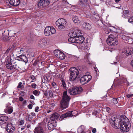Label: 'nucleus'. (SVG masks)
Wrapping results in <instances>:
<instances>
[{
	"instance_id": "nucleus-1",
	"label": "nucleus",
	"mask_w": 133,
	"mask_h": 133,
	"mask_svg": "<svg viewBox=\"0 0 133 133\" xmlns=\"http://www.w3.org/2000/svg\"><path fill=\"white\" fill-rule=\"evenodd\" d=\"M110 122L115 128H120L121 131L123 132H129L131 128L129 120L125 116L119 118L112 116L110 119Z\"/></svg>"
},
{
	"instance_id": "nucleus-2",
	"label": "nucleus",
	"mask_w": 133,
	"mask_h": 133,
	"mask_svg": "<svg viewBox=\"0 0 133 133\" xmlns=\"http://www.w3.org/2000/svg\"><path fill=\"white\" fill-rule=\"evenodd\" d=\"M70 99V97L67 95V91L64 92L62 100L61 102V107L64 109L67 108Z\"/></svg>"
},
{
	"instance_id": "nucleus-3",
	"label": "nucleus",
	"mask_w": 133,
	"mask_h": 133,
	"mask_svg": "<svg viewBox=\"0 0 133 133\" xmlns=\"http://www.w3.org/2000/svg\"><path fill=\"white\" fill-rule=\"evenodd\" d=\"M69 72L70 73V80L71 81H74L77 77L79 74L78 70L75 67H73L69 69Z\"/></svg>"
},
{
	"instance_id": "nucleus-4",
	"label": "nucleus",
	"mask_w": 133,
	"mask_h": 133,
	"mask_svg": "<svg viewBox=\"0 0 133 133\" xmlns=\"http://www.w3.org/2000/svg\"><path fill=\"white\" fill-rule=\"evenodd\" d=\"M82 91V89L81 87H74L68 89V92L70 95H75L79 94Z\"/></svg>"
},
{
	"instance_id": "nucleus-5",
	"label": "nucleus",
	"mask_w": 133,
	"mask_h": 133,
	"mask_svg": "<svg viewBox=\"0 0 133 133\" xmlns=\"http://www.w3.org/2000/svg\"><path fill=\"white\" fill-rule=\"evenodd\" d=\"M59 116V115L57 113H55L51 115L49 121L50 124H49L48 126L49 129V127L50 128L51 127L53 128L56 127V124L55 123H54L55 121L58 119Z\"/></svg>"
},
{
	"instance_id": "nucleus-6",
	"label": "nucleus",
	"mask_w": 133,
	"mask_h": 133,
	"mask_svg": "<svg viewBox=\"0 0 133 133\" xmlns=\"http://www.w3.org/2000/svg\"><path fill=\"white\" fill-rule=\"evenodd\" d=\"M107 42L109 45L111 46L116 45L118 44L117 41L112 35H110L108 36Z\"/></svg>"
},
{
	"instance_id": "nucleus-7",
	"label": "nucleus",
	"mask_w": 133,
	"mask_h": 133,
	"mask_svg": "<svg viewBox=\"0 0 133 133\" xmlns=\"http://www.w3.org/2000/svg\"><path fill=\"white\" fill-rule=\"evenodd\" d=\"M66 22L65 19L63 18L58 19L56 22V24L58 28L60 30L64 29L65 28V25Z\"/></svg>"
},
{
	"instance_id": "nucleus-8",
	"label": "nucleus",
	"mask_w": 133,
	"mask_h": 133,
	"mask_svg": "<svg viewBox=\"0 0 133 133\" xmlns=\"http://www.w3.org/2000/svg\"><path fill=\"white\" fill-rule=\"evenodd\" d=\"M56 32L55 29L52 27L46 26L44 30V34L46 36H49Z\"/></svg>"
},
{
	"instance_id": "nucleus-9",
	"label": "nucleus",
	"mask_w": 133,
	"mask_h": 133,
	"mask_svg": "<svg viewBox=\"0 0 133 133\" xmlns=\"http://www.w3.org/2000/svg\"><path fill=\"white\" fill-rule=\"evenodd\" d=\"M91 78L92 76L90 75H84L81 78V83L82 84H84L88 83Z\"/></svg>"
},
{
	"instance_id": "nucleus-10",
	"label": "nucleus",
	"mask_w": 133,
	"mask_h": 133,
	"mask_svg": "<svg viewBox=\"0 0 133 133\" xmlns=\"http://www.w3.org/2000/svg\"><path fill=\"white\" fill-rule=\"evenodd\" d=\"M75 112V111H68L66 113L62 114L60 117V119L62 120L64 118L72 117L73 116H75V115L74 114Z\"/></svg>"
},
{
	"instance_id": "nucleus-11",
	"label": "nucleus",
	"mask_w": 133,
	"mask_h": 133,
	"mask_svg": "<svg viewBox=\"0 0 133 133\" xmlns=\"http://www.w3.org/2000/svg\"><path fill=\"white\" fill-rule=\"evenodd\" d=\"M50 3L49 0H40L38 2L37 5L39 7H44L48 5Z\"/></svg>"
},
{
	"instance_id": "nucleus-12",
	"label": "nucleus",
	"mask_w": 133,
	"mask_h": 133,
	"mask_svg": "<svg viewBox=\"0 0 133 133\" xmlns=\"http://www.w3.org/2000/svg\"><path fill=\"white\" fill-rule=\"evenodd\" d=\"M54 54L57 57L61 59H64L65 57V55L64 54L59 50H55Z\"/></svg>"
},
{
	"instance_id": "nucleus-13",
	"label": "nucleus",
	"mask_w": 133,
	"mask_h": 133,
	"mask_svg": "<svg viewBox=\"0 0 133 133\" xmlns=\"http://www.w3.org/2000/svg\"><path fill=\"white\" fill-rule=\"evenodd\" d=\"M122 52L123 53L128 56L131 55L133 53V49L131 48H126L123 49Z\"/></svg>"
},
{
	"instance_id": "nucleus-14",
	"label": "nucleus",
	"mask_w": 133,
	"mask_h": 133,
	"mask_svg": "<svg viewBox=\"0 0 133 133\" xmlns=\"http://www.w3.org/2000/svg\"><path fill=\"white\" fill-rule=\"evenodd\" d=\"M12 59L9 56H7L6 58V68L9 69L11 70L12 64L11 62H12Z\"/></svg>"
},
{
	"instance_id": "nucleus-15",
	"label": "nucleus",
	"mask_w": 133,
	"mask_h": 133,
	"mask_svg": "<svg viewBox=\"0 0 133 133\" xmlns=\"http://www.w3.org/2000/svg\"><path fill=\"white\" fill-rule=\"evenodd\" d=\"M13 109V108L10 106L9 103H8L6 105V108L4 109V112L7 114H10L12 112Z\"/></svg>"
},
{
	"instance_id": "nucleus-16",
	"label": "nucleus",
	"mask_w": 133,
	"mask_h": 133,
	"mask_svg": "<svg viewBox=\"0 0 133 133\" xmlns=\"http://www.w3.org/2000/svg\"><path fill=\"white\" fill-rule=\"evenodd\" d=\"M49 44L47 40L45 38L40 39L38 43V45L41 47L46 46Z\"/></svg>"
},
{
	"instance_id": "nucleus-17",
	"label": "nucleus",
	"mask_w": 133,
	"mask_h": 133,
	"mask_svg": "<svg viewBox=\"0 0 133 133\" xmlns=\"http://www.w3.org/2000/svg\"><path fill=\"white\" fill-rule=\"evenodd\" d=\"M16 59L19 61H24L25 63H26L28 60L26 57L24 55H21L16 57Z\"/></svg>"
},
{
	"instance_id": "nucleus-18",
	"label": "nucleus",
	"mask_w": 133,
	"mask_h": 133,
	"mask_svg": "<svg viewBox=\"0 0 133 133\" xmlns=\"http://www.w3.org/2000/svg\"><path fill=\"white\" fill-rule=\"evenodd\" d=\"M15 128L13 127L11 123H8L7 125L6 130L9 133H12L14 131Z\"/></svg>"
},
{
	"instance_id": "nucleus-19",
	"label": "nucleus",
	"mask_w": 133,
	"mask_h": 133,
	"mask_svg": "<svg viewBox=\"0 0 133 133\" xmlns=\"http://www.w3.org/2000/svg\"><path fill=\"white\" fill-rule=\"evenodd\" d=\"M76 43L82 44L84 43L83 42L84 40V38L82 35H81L76 37Z\"/></svg>"
},
{
	"instance_id": "nucleus-20",
	"label": "nucleus",
	"mask_w": 133,
	"mask_h": 133,
	"mask_svg": "<svg viewBox=\"0 0 133 133\" xmlns=\"http://www.w3.org/2000/svg\"><path fill=\"white\" fill-rule=\"evenodd\" d=\"M88 42H84L81 45V48L83 50H88L90 49V46Z\"/></svg>"
},
{
	"instance_id": "nucleus-21",
	"label": "nucleus",
	"mask_w": 133,
	"mask_h": 133,
	"mask_svg": "<svg viewBox=\"0 0 133 133\" xmlns=\"http://www.w3.org/2000/svg\"><path fill=\"white\" fill-rule=\"evenodd\" d=\"M20 2L19 0H11L9 2L10 4L11 5L15 6L18 5Z\"/></svg>"
},
{
	"instance_id": "nucleus-22",
	"label": "nucleus",
	"mask_w": 133,
	"mask_h": 133,
	"mask_svg": "<svg viewBox=\"0 0 133 133\" xmlns=\"http://www.w3.org/2000/svg\"><path fill=\"white\" fill-rule=\"evenodd\" d=\"M12 63L13 64L11 70L14 69L18 70L19 68V65L18 63H16L15 61L13 60L12 61Z\"/></svg>"
},
{
	"instance_id": "nucleus-23",
	"label": "nucleus",
	"mask_w": 133,
	"mask_h": 133,
	"mask_svg": "<svg viewBox=\"0 0 133 133\" xmlns=\"http://www.w3.org/2000/svg\"><path fill=\"white\" fill-rule=\"evenodd\" d=\"M44 131L42 127L38 126L35 129L34 133H44Z\"/></svg>"
},
{
	"instance_id": "nucleus-24",
	"label": "nucleus",
	"mask_w": 133,
	"mask_h": 133,
	"mask_svg": "<svg viewBox=\"0 0 133 133\" xmlns=\"http://www.w3.org/2000/svg\"><path fill=\"white\" fill-rule=\"evenodd\" d=\"M82 27L86 30H90L91 28V25L89 23L84 22L82 25Z\"/></svg>"
},
{
	"instance_id": "nucleus-25",
	"label": "nucleus",
	"mask_w": 133,
	"mask_h": 133,
	"mask_svg": "<svg viewBox=\"0 0 133 133\" xmlns=\"http://www.w3.org/2000/svg\"><path fill=\"white\" fill-rule=\"evenodd\" d=\"M44 94V95L46 97L48 98H52L53 96V93L51 90L49 91L48 93L47 92H45Z\"/></svg>"
},
{
	"instance_id": "nucleus-26",
	"label": "nucleus",
	"mask_w": 133,
	"mask_h": 133,
	"mask_svg": "<svg viewBox=\"0 0 133 133\" xmlns=\"http://www.w3.org/2000/svg\"><path fill=\"white\" fill-rule=\"evenodd\" d=\"M72 20L75 23L77 24H79L80 23V21L77 16H75L73 17L72 18Z\"/></svg>"
},
{
	"instance_id": "nucleus-27",
	"label": "nucleus",
	"mask_w": 133,
	"mask_h": 133,
	"mask_svg": "<svg viewBox=\"0 0 133 133\" xmlns=\"http://www.w3.org/2000/svg\"><path fill=\"white\" fill-rule=\"evenodd\" d=\"M68 41L70 43H76V37H70V38L68 39Z\"/></svg>"
},
{
	"instance_id": "nucleus-28",
	"label": "nucleus",
	"mask_w": 133,
	"mask_h": 133,
	"mask_svg": "<svg viewBox=\"0 0 133 133\" xmlns=\"http://www.w3.org/2000/svg\"><path fill=\"white\" fill-rule=\"evenodd\" d=\"M122 39L123 40H125L126 41L129 42L130 40H131V38H130L129 36L125 35H122Z\"/></svg>"
},
{
	"instance_id": "nucleus-29",
	"label": "nucleus",
	"mask_w": 133,
	"mask_h": 133,
	"mask_svg": "<svg viewBox=\"0 0 133 133\" xmlns=\"http://www.w3.org/2000/svg\"><path fill=\"white\" fill-rule=\"evenodd\" d=\"M85 129L84 126L83 125H81L77 129L78 133H82L84 131Z\"/></svg>"
},
{
	"instance_id": "nucleus-30",
	"label": "nucleus",
	"mask_w": 133,
	"mask_h": 133,
	"mask_svg": "<svg viewBox=\"0 0 133 133\" xmlns=\"http://www.w3.org/2000/svg\"><path fill=\"white\" fill-rule=\"evenodd\" d=\"M129 13V11L128 10L123 11V14L122 15V17L124 18H127L128 17V14Z\"/></svg>"
},
{
	"instance_id": "nucleus-31",
	"label": "nucleus",
	"mask_w": 133,
	"mask_h": 133,
	"mask_svg": "<svg viewBox=\"0 0 133 133\" xmlns=\"http://www.w3.org/2000/svg\"><path fill=\"white\" fill-rule=\"evenodd\" d=\"M75 31L76 32V34H77V36L82 35V34L81 33V31L78 28H76L75 29Z\"/></svg>"
},
{
	"instance_id": "nucleus-32",
	"label": "nucleus",
	"mask_w": 133,
	"mask_h": 133,
	"mask_svg": "<svg viewBox=\"0 0 133 133\" xmlns=\"http://www.w3.org/2000/svg\"><path fill=\"white\" fill-rule=\"evenodd\" d=\"M69 36L70 37H76L77 34H76V32H75V30L72 31L71 32H70L69 34Z\"/></svg>"
},
{
	"instance_id": "nucleus-33",
	"label": "nucleus",
	"mask_w": 133,
	"mask_h": 133,
	"mask_svg": "<svg viewBox=\"0 0 133 133\" xmlns=\"http://www.w3.org/2000/svg\"><path fill=\"white\" fill-rule=\"evenodd\" d=\"M11 51H12L10 50V48H8L4 53V56L5 57L7 56L9 54Z\"/></svg>"
},
{
	"instance_id": "nucleus-34",
	"label": "nucleus",
	"mask_w": 133,
	"mask_h": 133,
	"mask_svg": "<svg viewBox=\"0 0 133 133\" xmlns=\"http://www.w3.org/2000/svg\"><path fill=\"white\" fill-rule=\"evenodd\" d=\"M33 118V117L30 114H28L26 117V121H30L32 120Z\"/></svg>"
},
{
	"instance_id": "nucleus-35",
	"label": "nucleus",
	"mask_w": 133,
	"mask_h": 133,
	"mask_svg": "<svg viewBox=\"0 0 133 133\" xmlns=\"http://www.w3.org/2000/svg\"><path fill=\"white\" fill-rule=\"evenodd\" d=\"M1 119L3 120L4 121V123H6V122L8 121L9 118L7 116H2L0 117Z\"/></svg>"
},
{
	"instance_id": "nucleus-36",
	"label": "nucleus",
	"mask_w": 133,
	"mask_h": 133,
	"mask_svg": "<svg viewBox=\"0 0 133 133\" xmlns=\"http://www.w3.org/2000/svg\"><path fill=\"white\" fill-rule=\"evenodd\" d=\"M118 98H113L112 99V101L114 104H117L118 103Z\"/></svg>"
},
{
	"instance_id": "nucleus-37",
	"label": "nucleus",
	"mask_w": 133,
	"mask_h": 133,
	"mask_svg": "<svg viewBox=\"0 0 133 133\" xmlns=\"http://www.w3.org/2000/svg\"><path fill=\"white\" fill-rule=\"evenodd\" d=\"M33 94L36 96H38L39 95L38 91L36 90H34L33 92Z\"/></svg>"
},
{
	"instance_id": "nucleus-38",
	"label": "nucleus",
	"mask_w": 133,
	"mask_h": 133,
	"mask_svg": "<svg viewBox=\"0 0 133 133\" xmlns=\"http://www.w3.org/2000/svg\"><path fill=\"white\" fill-rule=\"evenodd\" d=\"M22 83L21 82H19L18 84V86L17 87V88L19 89V88H22L23 87L24 85H22Z\"/></svg>"
},
{
	"instance_id": "nucleus-39",
	"label": "nucleus",
	"mask_w": 133,
	"mask_h": 133,
	"mask_svg": "<svg viewBox=\"0 0 133 133\" xmlns=\"http://www.w3.org/2000/svg\"><path fill=\"white\" fill-rule=\"evenodd\" d=\"M52 85L53 87L55 88H58V86L56 84L55 82H53L52 83Z\"/></svg>"
},
{
	"instance_id": "nucleus-40",
	"label": "nucleus",
	"mask_w": 133,
	"mask_h": 133,
	"mask_svg": "<svg viewBox=\"0 0 133 133\" xmlns=\"http://www.w3.org/2000/svg\"><path fill=\"white\" fill-rule=\"evenodd\" d=\"M62 87H63L65 89L66 88V84L64 82V81H62Z\"/></svg>"
},
{
	"instance_id": "nucleus-41",
	"label": "nucleus",
	"mask_w": 133,
	"mask_h": 133,
	"mask_svg": "<svg viewBox=\"0 0 133 133\" xmlns=\"http://www.w3.org/2000/svg\"><path fill=\"white\" fill-rule=\"evenodd\" d=\"M16 46L15 44H13L11 46L9 47V48H10V50L12 51L13 50Z\"/></svg>"
},
{
	"instance_id": "nucleus-42",
	"label": "nucleus",
	"mask_w": 133,
	"mask_h": 133,
	"mask_svg": "<svg viewBox=\"0 0 133 133\" xmlns=\"http://www.w3.org/2000/svg\"><path fill=\"white\" fill-rule=\"evenodd\" d=\"M31 86L33 88L35 89L36 88V87L37 86V85L35 83H32L31 84Z\"/></svg>"
},
{
	"instance_id": "nucleus-43",
	"label": "nucleus",
	"mask_w": 133,
	"mask_h": 133,
	"mask_svg": "<svg viewBox=\"0 0 133 133\" xmlns=\"http://www.w3.org/2000/svg\"><path fill=\"white\" fill-rule=\"evenodd\" d=\"M128 21L130 23L133 22V17H131L128 20Z\"/></svg>"
},
{
	"instance_id": "nucleus-44",
	"label": "nucleus",
	"mask_w": 133,
	"mask_h": 133,
	"mask_svg": "<svg viewBox=\"0 0 133 133\" xmlns=\"http://www.w3.org/2000/svg\"><path fill=\"white\" fill-rule=\"evenodd\" d=\"M32 105L31 104H29V105H28V108L29 109H31L32 108Z\"/></svg>"
},
{
	"instance_id": "nucleus-45",
	"label": "nucleus",
	"mask_w": 133,
	"mask_h": 133,
	"mask_svg": "<svg viewBox=\"0 0 133 133\" xmlns=\"http://www.w3.org/2000/svg\"><path fill=\"white\" fill-rule=\"evenodd\" d=\"M24 123V121L23 120H21L19 122V125H23Z\"/></svg>"
},
{
	"instance_id": "nucleus-46",
	"label": "nucleus",
	"mask_w": 133,
	"mask_h": 133,
	"mask_svg": "<svg viewBox=\"0 0 133 133\" xmlns=\"http://www.w3.org/2000/svg\"><path fill=\"white\" fill-rule=\"evenodd\" d=\"M124 82L125 83H126V84L127 85V86L129 85V83L127 82V80L126 79H124Z\"/></svg>"
},
{
	"instance_id": "nucleus-47",
	"label": "nucleus",
	"mask_w": 133,
	"mask_h": 133,
	"mask_svg": "<svg viewBox=\"0 0 133 133\" xmlns=\"http://www.w3.org/2000/svg\"><path fill=\"white\" fill-rule=\"evenodd\" d=\"M127 96L128 98L131 97H133V94H128L127 95Z\"/></svg>"
},
{
	"instance_id": "nucleus-48",
	"label": "nucleus",
	"mask_w": 133,
	"mask_h": 133,
	"mask_svg": "<svg viewBox=\"0 0 133 133\" xmlns=\"http://www.w3.org/2000/svg\"><path fill=\"white\" fill-rule=\"evenodd\" d=\"M30 78L32 80H34L35 79V77L33 75H31L30 76Z\"/></svg>"
},
{
	"instance_id": "nucleus-49",
	"label": "nucleus",
	"mask_w": 133,
	"mask_h": 133,
	"mask_svg": "<svg viewBox=\"0 0 133 133\" xmlns=\"http://www.w3.org/2000/svg\"><path fill=\"white\" fill-rule=\"evenodd\" d=\"M39 108L38 107H36L35 111V112H37L38 111V109H39Z\"/></svg>"
},
{
	"instance_id": "nucleus-50",
	"label": "nucleus",
	"mask_w": 133,
	"mask_h": 133,
	"mask_svg": "<svg viewBox=\"0 0 133 133\" xmlns=\"http://www.w3.org/2000/svg\"><path fill=\"white\" fill-rule=\"evenodd\" d=\"M4 122H4L3 120L1 119V118L0 117V124L2 125L3 124Z\"/></svg>"
},
{
	"instance_id": "nucleus-51",
	"label": "nucleus",
	"mask_w": 133,
	"mask_h": 133,
	"mask_svg": "<svg viewBox=\"0 0 133 133\" xmlns=\"http://www.w3.org/2000/svg\"><path fill=\"white\" fill-rule=\"evenodd\" d=\"M19 100L20 101L22 102L23 101L24 99L21 96L19 98Z\"/></svg>"
},
{
	"instance_id": "nucleus-52",
	"label": "nucleus",
	"mask_w": 133,
	"mask_h": 133,
	"mask_svg": "<svg viewBox=\"0 0 133 133\" xmlns=\"http://www.w3.org/2000/svg\"><path fill=\"white\" fill-rule=\"evenodd\" d=\"M2 74L3 75V76H5L6 75V72L5 71H2Z\"/></svg>"
},
{
	"instance_id": "nucleus-53",
	"label": "nucleus",
	"mask_w": 133,
	"mask_h": 133,
	"mask_svg": "<svg viewBox=\"0 0 133 133\" xmlns=\"http://www.w3.org/2000/svg\"><path fill=\"white\" fill-rule=\"evenodd\" d=\"M96 132V129L95 128H94L92 131V132L93 133H95Z\"/></svg>"
},
{
	"instance_id": "nucleus-54",
	"label": "nucleus",
	"mask_w": 133,
	"mask_h": 133,
	"mask_svg": "<svg viewBox=\"0 0 133 133\" xmlns=\"http://www.w3.org/2000/svg\"><path fill=\"white\" fill-rule=\"evenodd\" d=\"M50 107H52V108L55 106V104L54 103H51L50 105Z\"/></svg>"
},
{
	"instance_id": "nucleus-55",
	"label": "nucleus",
	"mask_w": 133,
	"mask_h": 133,
	"mask_svg": "<svg viewBox=\"0 0 133 133\" xmlns=\"http://www.w3.org/2000/svg\"><path fill=\"white\" fill-rule=\"evenodd\" d=\"M106 111L107 112H108V113H109V111L110 110V109L109 107H107L106 108Z\"/></svg>"
},
{
	"instance_id": "nucleus-56",
	"label": "nucleus",
	"mask_w": 133,
	"mask_h": 133,
	"mask_svg": "<svg viewBox=\"0 0 133 133\" xmlns=\"http://www.w3.org/2000/svg\"><path fill=\"white\" fill-rule=\"evenodd\" d=\"M30 98L33 99H35V97L34 96L32 95H30Z\"/></svg>"
},
{
	"instance_id": "nucleus-57",
	"label": "nucleus",
	"mask_w": 133,
	"mask_h": 133,
	"mask_svg": "<svg viewBox=\"0 0 133 133\" xmlns=\"http://www.w3.org/2000/svg\"><path fill=\"white\" fill-rule=\"evenodd\" d=\"M94 69L95 70V71L96 72V74L97 75L98 74V69H96V68H94Z\"/></svg>"
},
{
	"instance_id": "nucleus-58",
	"label": "nucleus",
	"mask_w": 133,
	"mask_h": 133,
	"mask_svg": "<svg viewBox=\"0 0 133 133\" xmlns=\"http://www.w3.org/2000/svg\"><path fill=\"white\" fill-rule=\"evenodd\" d=\"M31 115L32 116H35V114L34 112H31Z\"/></svg>"
},
{
	"instance_id": "nucleus-59",
	"label": "nucleus",
	"mask_w": 133,
	"mask_h": 133,
	"mask_svg": "<svg viewBox=\"0 0 133 133\" xmlns=\"http://www.w3.org/2000/svg\"><path fill=\"white\" fill-rule=\"evenodd\" d=\"M51 108H50V109H49V110L48 111H47V113H49V112H51V110H51Z\"/></svg>"
},
{
	"instance_id": "nucleus-60",
	"label": "nucleus",
	"mask_w": 133,
	"mask_h": 133,
	"mask_svg": "<svg viewBox=\"0 0 133 133\" xmlns=\"http://www.w3.org/2000/svg\"><path fill=\"white\" fill-rule=\"evenodd\" d=\"M30 126H31V125H30L28 124L27 125L26 127L28 128H30Z\"/></svg>"
},
{
	"instance_id": "nucleus-61",
	"label": "nucleus",
	"mask_w": 133,
	"mask_h": 133,
	"mask_svg": "<svg viewBox=\"0 0 133 133\" xmlns=\"http://www.w3.org/2000/svg\"><path fill=\"white\" fill-rule=\"evenodd\" d=\"M121 0H115V2L117 3H118Z\"/></svg>"
},
{
	"instance_id": "nucleus-62",
	"label": "nucleus",
	"mask_w": 133,
	"mask_h": 133,
	"mask_svg": "<svg viewBox=\"0 0 133 133\" xmlns=\"http://www.w3.org/2000/svg\"><path fill=\"white\" fill-rule=\"evenodd\" d=\"M25 127L24 126V127H22L21 128V130H23L25 128Z\"/></svg>"
},
{
	"instance_id": "nucleus-63",
	"label": "nucleus",
	"mask_w": 133,
	"mask_h": 133,
	"mask_svg": "<svg viewBox=\"0 0 133 133\" xmlns=\"http://www.w3.org/2000/svg\"><path fill=\"white\" fill-rule=\"evenodd\" d=\"M131 65L133 68V60H132L131 61Z\"/></svg>"
},
{
	"instance_id": "nucleus-64",
	"label": "nucleus",
	"mask_w": 133,
	"mask_h": 133,
	"mask_svg": "<svg viewBox=\"0 0 133 133\" xmlns=\"http://www.w3.org/2000/svg\"><path fill=\"white\" fill-rule=\"evenodd\" d=\"M23 104H25L26 103V100H24L23 102Z\"/></svg>"
}]
</instances>
